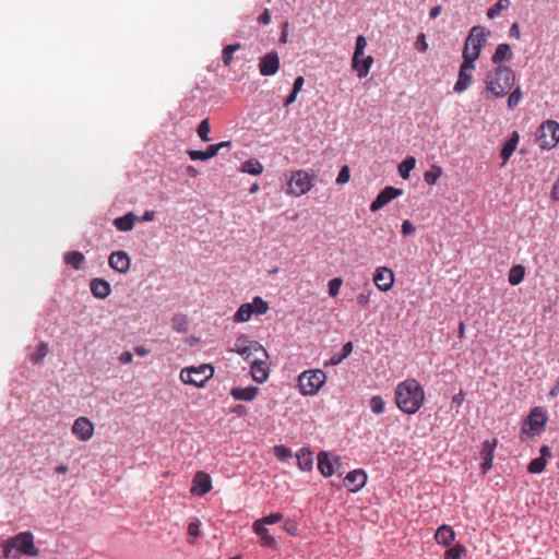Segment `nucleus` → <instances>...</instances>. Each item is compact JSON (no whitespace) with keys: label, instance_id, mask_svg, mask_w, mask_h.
Listing matches in <instances>:
<instances>
[{"label":"nucleus","instance_id":"nucleus-33","mask_svg":"<svg viewBox=\"0 0 559 559\" xmlns=\"http://www.w3.org/2000/svg\"><path fill=\"white\" fill-rule=\"evenodd\" d=\"M187 153L191 160H207L216 156L212 144L205 151L189 150Z\"/></svg>","mask_w":559,"mask_h":559},{"label":"nucleus","instance_id":"nucleus-39","mask_svg":"<svg viewBox=\"0 0 559 559\" xmlns=\"http://www.w3.org/2000/svg\"><path fill=\"white\" fill-rule=\"evenodd\" d=\"M240 48H241V44H239V43L227 45L226 47H224L223 53H222V59H223L224 66L229 67L231 64L234 52L239 50Z\"/></svg>","mask_w":559,"mask_h":559},{"label":"nucleus","instance_id":"nucleus-46","mask_svg":"<svg viewBox=\"0 0 559 559\" xmlns=\"http://www.w3.org/2000/svg\"><path fill=\"white\" fill-rule=\"evenodd\" d=\"M465 552H466L465 546L461 545V544H456L455 546L449 548L445 551V557L449 559H461Z\"/></svg>","mask_w":559,"mask_h":559},{"label":"nucleus","instance_id":"nucleus-22","mask_svg":"<svg viewBox=\"0 0 559 559\" xmlns=\"http://www.w3.org/2000/svg\"><path fill=\"white\" fill-rule=\"evenodd\" d=\"M497 444H498V440L497 439L486 440L483 443V449H481V457H483L481 468H483L484 473L489 471L491 468V466H492L493 451H495Z\"/></svg>","mask_w":559,"mask_h":559},{"label":"nucleus","instance_id":"nucleus-58","mask_svg":"<svg viewBox=\"0 0 559 559\" xmlns=\"http://www.w3.org/2000/svg\"><path fill=\"white\" fill-rule=\"evenodd\" d=\"M305 79L304 76H297L294 81L293 91L295 93H299L304 86Z\"/></svg>","mask_w":559,"mask_h":559},{"label":"nucleus","instance_id":"nucleus-24","mask_svg":"<svg viewBox=\"0 0 559 559\" xmlns=\"http://www.w3.org/2000/svg\"><path fill=\"white\" fill-rule=\"evenodd\" d=\"M259 393V389L257 386H246V388H233L230 390V395L236 400V401H245V402H250V401H253L255 399V396L258 395Z\"/></svg>","mask_w":559,"mask_h":559},{"label":"nucleus","instance_id":"nucleus-62","mask_svg":"<svg viewBox=\"0 0 559 559\" xmlns=\"http://www.w3.org/2000/svg\"><path fill=\"white\" fill-rule=\"evenodd\" d=\"M297 95L298 93H295L294 91L290 92V94L286 97L285 102H284V106H289L292 105L296 98H297Z\"/></svg>","mask_w":559,"mask_h":559},{"label":"nucleus","instance_id":"nucleus-16","mask_svg":"<svg viewBox=\"0 0 559 559\" xmlns=\"http://www.w3.org/2000/svg\"><path fill=\"white\" fill-rule=\"evenodd\" d=\"M280 69V57L276 51H270L260 58L259 71L263 76H271Z\"/></svg>","mask_w":559,"mask_h":559},{"label":"nucleus","instance_id":"nucleus-4","mask_svg":"<svg viewBox=\"0 0 559 559\" xmlns=\"http://www.w3.org/2000/svg\"><path fill=\"white\" fill-rule=\"evenodd\" d=\"M489 35L490 32L486 31V28L483 26L472 27L463 48V59L475 62L479 58L481 49Z\"/></svg>","mask_w":559,"mask_h":559},{"label":"nucleus","instance_id":"nucleus-63","mask_svg":"<svg viewBox=\"0 0 559 559\" xmlns=\"http://www.w3.org/2000/svg\"><path fill=\"white\" fill-rule=\"evenodd\" d=\"M463 401H464V395L462 392L455 394L452 399V403L455 404L456 406H461Z\"/></svg>","mask_w":559,"mask_h":559},{"label":"nucleus","instance_id":"nucleus-44","mask_svg":"<svg viewBox=\"0 0 559 559\" xmlns=\"http://www.w3.org/2000/svg\"><path fill=\"white\" fill-rule=\"evenodd\" d=\"M509 4H510L509 0H499L493 7L488 9L487 16L489 19H495L497 15L500 14V12L502 10L508 9Z\"/></svg>","mask_w":559,"mask_h":559},{"label":"nucleus","instance_id":"nucleus-10","mask_svg":"<svg viewBox=\"0 0 559 559\" xmlns=\"http://www.w3.org/2000/svg\"><path fill=\"white\" fill-rule=\"evenodd\" d=\"M229 352L237 353L250 362L257 356L269 357L266 349L258 341H248L245 336L238 337L235 346Z\"/></svg>","mask_w":559,"mask_h":559},{"label":"nucleus","instance_id":"nucleus-12","mask_svg":"<svg viewBox=\"0 0 559 559\" xmlns=\"http://www.w3.org/2000/svg\"><path fill=\"white\" fill-rule=\"evenodd\" d=\"M559 142V123L547 120L539 127L538 143L542 148L550 150Z\"/></svg>","mask_w":559,"mask_h":559},{"label":"nucleus","instance_id":"nucleus-31","mask_svg":"<svg viewBox=\"0 0 559 559\" xmlns=\"http://www.w3.org/2000/svg\"><path fill=\"white\" fill-rule=\"evenodd\" d=\"M135 219L136 216L130 212L123 216L115 218L114 225L120 231H129L133 229Z\"/></svg>","mask_w":559,"mask_h":559},{"label":"nucleus","instance_id":"nucleus-42","mask_svg":"<svg viewBox=\"0 0 559 559\" xmlns=\"http://www.w3.org/2000/svg\"><path fill=\"white\" fill-rule=\"evenodd\" d=\"M211 131V126L209 119H203L198 126L197 133L203 142H210L211 139L209 133Z\"/></svg>","mask_w":559,"mask_h":559},{"label":"nucleus","instance_id":"nucleus-8","mask_svg":"<svg viewBox=\"0 0 559 559\" xmlns=\"http://www.w3.org/2000/svg\"><path fill=\"white\" fill-rule=\"evenodd\" d=\"M270 309L269 302L257 296L251 302L242 304L234 314V322H248L252 316H263Z\"/></svg>","mask_w":559,"mask_h":559},{"label":"nucleus","instance_id":"nucleus-28","mask_svg":"<svg viewBox=\"0 0 559 559\" xmlns=\"http://www.w3.org/2000/svg\"><path fill=\"white\" fill-rule=\"evenodd\" d=\"M296 459H297L298 467L301 471L309 472L312 469L313 455L309 449H306V448L300 449L296 454Z\"/></svg>","mask_w":559,"mask_h":559},{"label":"nucleus","instance_id":"nucleus-18","mask_svg":"<svg viewBox=\"0 0 559 559\" xmlns=\"http://www.w3.org/2000/svg\"><path fill=\"white\" fill-rule=\"evenodd\" d=\"M373 282L378 289L388 292L394 284V273L389 267L379 266L373 274Z\"/></svg>","mask_w":559,"mask_h":559},{"label":"nucleus","instance_id":"nucleus-51","mask_svg":"<svg viewBox=\"0 0 559 559\" xmlns=\"http://www.w3.org/2000/svg\"><path fill=\"white\" fill-rule=\"evenodd\" d=\"M350 174L348 166H343L337 175L336 183L344 185L349 181Z\"/></svg>","mask_w":559,"mask_h":559},{"label":"nucleus","instance_id":"nucleus-17","mask_svg":"<svg viewBox=\"0 0 559 559\" xmlns=\"http://www.w3.org/2000/svg\"><path fill=\"white\" fill-rule=\"evenodd\" d=\"M267 358L269 357L257 356L251 360L250 372L252 379L258 383H263L269 378L270 370L266 362Z\"/></svg>","mask_w":559,"mask_h":559},{"label":"nucleus","instance_id":"nucleus-2","mask_svg":"<svg viewBox=\"0 0 559 559\" xmlns=\"http://www.w3.org/2000/svg\"><path fill=\"white\" fill-rule=\"evenodd\" d=\"M516 76L507 66H498L485 80V88L493 98L504 97L514 86Z\"/></svg>","mask_w":559,"mask_h":559},{"label":"nucleus","instance_id":"nucleus-23","mask_svg":"<svg viewBox=\"0 0 559 559\" xmlns=\"http://www.w3.org/2000/svg\"><path fill=\"white\" fill-rule=\"evenodd\" d=\"M90 288L95 298L105 299L111 293L110 284L103 278H93Z\"/></svg>","mask_w":559,"mask_h":559},{"label":"nucleus","instance_id":"nucleus-56","mask_svg":"<svg viewBox=\"0 0 559 559\" xmlns=\"http://www.w3.org/2000/svg\"><path fill=\"white\" fill-rule=\"evenodd\" d=\"M132 360H133V355L129 350H126V352L121 353L120 356H119V361L121 364H123V365L131 364Z\"/></svg>","mask_w":559,"mask_h":559},{"label":"nucleus","instance_id":"nucleus-11","mask_svg":"<svg viewBox=\"0 0 559 559\" xmlns=\"http://www.w3.org/2000/svg\"><path fill=\"white\" fill-rule=\"evenodd\" d=\"M547 423L546 413L542 407L532 408L530 415L524 420L522 429H521V438L523 439L524 435L537 436L539 435Z\"/></svg>","mask_w":559,"mask_h":559},{"label":"nucleus","instance_id":"nucleus-7","mask_svg":"<svg viewBox=\"0 0 559 559\" xmlns=\"http://www.w3.org/2000/svg\"><path fill=\"white\" fill-rule=\"evenodd\" d=\"M326 381V374L323 370H306L298 378L299 391L302 395H314L319 392Z\"/></svg>","mask_w":559,"mask_h":559},{"label":"nucleus","instance_id":"nucleus-38","mask_svg":"<svg viewBox=\"0 0 559 559\" xmlns=\"http://www.w3.org/2000/svg\"><path fill=\"white\" fill-rule=\"evenodd\" d=\"M442 175V168L438 165H432L429 170L424 174V180L428 185H435Z\"/></svg>","mask_w":559,"mask_h":559},{"label":"nucleus","instance_id":"nucleus-52","mask_svg":"<svg viewBox=\"0 0 559 559\" xmlns=\"http://www.w3.org/2000/svg\"><path fill=\"white\" fill-rule=\"evenodd\" d=\"M415 47L420 52H426L428 50V43L426 40V35L420 33L415 41Z\"/></svg>","mask_w":559,"mask_h":559},{"label":"nucleus","instance_id":"nucleus-37","mask_svg":"<svg viewBox=\"0 0 559 559\" xmlns=\"http://www.w3.org/2000/svg\"><path fill=\"white\" fill-rule=\"evenodd\" d=\"M48 352V344L45 342H40L37 346L36 352L29 355V360L34 365H37L47 356Z\"/></svg>","mask_w":559,"mask_h":559},{"label":"nucleus","instance_id":"nucleus-26","mask_svg":"<svg viewBox=\"0 0 559 559\" xmlns=\"http://www.w3.org/2000/svg\"><path fill=\"white\" fill-rule=\"evenodd\" d=\"M252 528L253 532L260 537L262 546L270 548H274L276 546L275 538L269 533V530L264 525L254 521Z\"/></svg>","mask_w":559,"mask_h":559},{"label":"nucleus","instance_id":"nucleus-48","mask_svg":"<svg viewBox=\"0 0 559 559\" xmlns=\"http://www.w3.org/2000/svg\"><path fill=\"white\" fill-rule=\"evenodd\" d=\"M342 284H343V280L341 277H334V278L330 280L328 283L329 295L331 297H336L340 294Z\"/></svg>","mask_w":559,"mask_h":559},{"label":"nucleus","instance_id":"nucleus-45","mask_svg":"<svg viewBox=\"0 0 559 559\" xmlns=\"http://www.w3.org/2000/svg\"><path fill=\"white\" fill-rule=\"evenodd\" d=\"M385 402L380 395L372 396L370 400L371 412L380 415L384 412Z\"/></svg>","mask_w":559,"mask_h":559},{"label":"nucleus","instance_id":"nucleus-25","mask_svg":"<svg viewBox=\"0 0 559 559\" xmlns=\"http://www.w3.org/2000/svg\"><path fill=\"white\" fill-rule=\"evenodd\" d=\"M454 539L455 532L450 525L447 524L441 525L435 534V540L437 544L442 546H450Z\"/></svg>","mask_w":559,"mask_h":559},{"label":"nucleus","instance_id":"nucleus-3","mask_svg":"<svg viewBox=\"0 0 559 559\" xmlns=\"http://www.w3.org/2000/svg\"><path fill=\"white\" fill-rule=\"evenodd\" d=\"M3 558H20L21 556L37 557L39 549L35 546L32 532H21L8 538L2 544Z\"/></svg>","mask_w":559,"mask_h":559},{"label":"nucleus","instance_id":"nucleus-59","mask_svg":"<svg viewBox=\"0 0 559 559\" xmlns=\"http://www.w3.org/2000/svg\"><path fill=\"white\" fill-rule=\"evenodd\" d=\"M353 352V343L352 342H347L344 344L343 346V349H342V356L344 357V359L346 357H348Z\"/></svg>","mask_w":559,"mask_h":559},{"label":"nucleus","instance_id":"nucleus-57","mask_svg":"<svg viewBox=\"0 0 559 559\" xmlns=\"http://www.w3.org/2000/svg\"><path fill=\"white\" fill-rule=\"evenodd\" d=\"M258 22L262 25H267L271 23V13L269 9H264L263 13L258 17Z\"/></svg>","mask_w":559,"mask_h":559},{"label":"nucleus","instance_id":"nucleus-1","mask_svg":"<svg viewBox=\"0 0 559 559\" xmlns=\"http://www.w3.org/2000/svg\"><path fill=\"white\" fill-rule=\"evenodd\" d=\"M425 391L416 379H406L395 388L396 406L405 414H415L424 404Z\"/></svg>","mask_w":559,"mask_h":559},{"label":"nucleus","instance_id":"nucleus-55","mask_svg":"<svg viewBox=\"0 0 559 559\" xmlns=\"http://www.w3.org/2000/svg\"><path fill=\"white\" fill-rule=\"evenodd\" d=\"M284 530L290 535H296L298 527L294 521L287 520L284 523Z\"/></svg>","mask_w":559,"mask_h":559},{"label":"nucleus","instance_id":"nucleus-60","mask_svg":"<svg viewBox=\"0 0 559 559\" xmlns=\"http://www.w3.org/2000/svg\"><path fill=\"white\" fill-rule=\"evenodd\" d=\"M213 148L215 150V153L217 154L219 152V150L224 148V147H231V142L230 141H223V142H219V143H216V144H212Z\"/></svg>","mask_w":559,"mask_h":559},{"label":"nucleus","instance_id":"nucleus-54","mask_svg":"<svg viewBox=\"0 0 559 559\" xmlns=\"http://www.w3.org/2000/svg\"><path fill=\"white\" fill-rule=\"evenodd\" d=\"M188 534L192 537H198L200 535V522L193 521L188 526Z\"/></svg>","mask_w":559,"mask_h":559},{"label":"nucleus","instance_id":"nucleus-29","mask_svg":"<svg viewBox=\"0 0 559 559\" xmlns=\"http://www.w3.org/2000/svg\"><path fill=\"white\" fill-rule=\"evenodd\" d=\"M318 469L324 477H330L334 474L333 462L325 451H320L318 454Z\"/></svg>","mask_w":559,"mask_h":559},{"label":"nucleus","instance_id":"nucleus-50","mask_svg":"<svg viewBox=\"0 0 559 559\" xmlns=\"http://www.w3.org/2000/svg\"><path fill=\"white\" fill-rule=\"evenodd\" d=\"M372 290L370 288L362 290L357 296V304L360 307H367L370 304Z\"/></svg>","mask_w":559,"mask_h":559},{"label":"nucleus","instance_id":"nucleus-32","mask_svg":"<svg viewBox=\"0 0 559 559\" xmlns=\"http://www.w3.org/2000/svg\"><path fill=\"white\" fill-rule=\"evenodd\" d=\"M64 262L75 270H80L85 261V257L80 251H69L64 254Z\"/></svg>","mask_w":559,"mask_h":559},{"label":"nucleus","instance_id":"nucleus-6","mask_svg":"<svg viewBox=\"0 0 559 559\" xmlns=\"http://www.w3.org/2000/svg\"><path fill=\"white\" fill-rule=\"evenodd\" d=\"M214 376V368L209 364L198 367H186L180 371V380L185 384L202 388Z\"/></svg>","mask_w":559,"mask_h":559},{"label":"nucleus","instance_id":"nucleus-19","mask_svg":"<svg viewBox=\"0 0 559 559\" xmlns=\"http://www.w3.org/2000/svg\"><path fill=\"white\" fill-rule=\"evenodd\" d=\"M211 489L212 480L210 475L202 471L197 472L192 480L190 492L198 496H204L210 492Z\"/></svg>","mask_w":559,"mask_h":559},{"label":"nucleus","instance_id":"nucleus-5","mask_svg":"<svg viewBox=\"0 0 559 559\" xmlns=\"http://www.w3.org/2000/svg\"><path fill=\"white\" fill-rule=\"evenodd\" d=\"M314 175L304 169L293 171L287 180L286 193L293 197L308 193L314 185Z\"/></svg>","mask_w":559,"mask_h":559},{"label":"nucleus","instance_id":"nucleus-61","mask_svg":"<svg viewBox=\"0 0 559 559\" xmlns=\"http://www.w3.org/2000/svg\"><path fill=\"white\" fill-rule=\"evenodd\" d=\"M231 412L238 416H245L247 414V408L246 406L238 404L231 408Z\"/></svg>","mask_w":559,"mask_h":559},{"label":"nucleus","instance_id":"nucleus-9","mask_svg":"<svg viewBox=\"0 0 559 559\" xmlns=\"http://www.w3.org/2000/svg\"><path fill=\"white\" fill-rule=\"evenodd\" d=\"M366 47L367 40L365 36L359 35L356 38V46L352 58V68L357 72V76L359 79L366 78L373 64L372 56H367L362 61H360V57H364L365 55Z\"/></svg>","mask_w":559,"mask_h":559},{"label":"nucleus","instance_id":"nucleus-20","mask_svg":"<svg viewBox=\"0 0 559 559\" xmlns=\"http://www.w3.org/2000/svg\"><path fill=\"white\" fill-rule=\"evenodd\" d=\"M130 257L126 251H114L108 259L109 266L119 272V273H127L130 269Z\"/></svg>","mask_w":559,"mask_h":559},{"label":"nucleus","instance_id":"nucleus-41","mask_svg":"<svg viewBox=\"0 0 559 559\" xmlns=\"http://www.w3.org/2000/svg\"><path fill=\"white\" fill-rule=\"evenodd\" d=\"M521 100H522V90H521V85L518 84L515 86V88L509 94L508 107L510 109H513L520 104Z\"/></svg>","mask_w":559,"mask_h":559},{"label":"nucleus","instance_id":"nucleus-53","mask_svg":"<svg viewBox=\"0 0 559 559\" xmlns=\"http://www.w3.org/2000/svg\"><path fill=\"white\" fill-rule=\"evenodd\" d=\"M401 231L404 236H411L412 234L415 233V226L413 225V223L408 219H405L403 223H402V226H401Z\"/></svg>","mask_w":559,"mask_h":559},{"label":"nucleus","instance_id":"nucleus-14","mask_svg":"<svg viewBox=\"0 0 559 559\" xmlns=\"http://www.w3.org/2000/svg\"><path fill=\"white\" fill-rule=\"evenodd\" d=\"M403 194V190L394 187H385L377 198L370 204V211L372 213L378 212L382 207H384L388 203H390L395 198Z\"/></svg>","mask_w":559,"mask_h":559},{"label":"nucleus","instance_id":"nucleus-13","mask_svg":"<svg viewBox=\"0 0 559 559\" xmlns=\"http://www.w3.org/2000/svg\"><path fill=\"white\" fill-rule=\"evenodd\" d=\"M474 70L475 62L463 59V62L460 66L457 80L453 87L455 93H463L469 88L473 83Z\"/></svg>","mask_w":559,"mask_h":559},{"label":"nucleus","instance_id":"nucleus-43","mask_svg":"<svg viewBox=\"0 0 559 559\" xmlns=\"http://www.w3.org/2000/svg\"><path fill=\"white\" fill-rule=\"evenodd\" d=\"M546 467V460L544 457H536L532 460L527 466V471L532 474H539Z\"/></svg>","mask_w":559,"mask_h":559},{"label":"nucleus","instance_id":"nucleus-47","mask_svg":"<svg viewBox=\"0 0 559 559\" xmlns=\"http://www.w3.org/2000/svg\"><path fill=\"white\" fill-rule=\"evenodd\" d=\"M273 451L275 456L281 461L290 459L293 456V451L285 445H275Z\"/></svg>","mask_w":559,"mask_h":559},{"label":"nucleus","instance_id":"nucleus-21","mask_svg":"<svg viewBox=\"0 0 559 559\" xmlns=\"http://www.w3.org/2000/svg\"><path fill=\"white\" fill-rule=\"evenodd\" d=\"M367 481V474L362 469H355L349 472L345 479L344 484L352 492L359 491Z\"/></svg>","mask_w":559,"mask_h":559},{"label":"nucleus","instance_id":"nucleus-35","mask_svg":"<svg viewBox=\"0 0 559 559\" xmlns=\"http://www.w3.org/2000/svg\"><path fill=\"white\" fill-rule=\"evenodd\" d=\"M525 275V267L521 264L514 265L510 269L508 281L511 285H519Z\"/></svg>","mask_w":559,"mask_h":559},{"label":"nucleus","instance_id":"nucleus-30","mask_svg":"<svg viewBox=\"0 0 559 559\" xmlns=\"http://www.w3.org/2000/svg\"><path fill=\"white\" fill-rule=\"evenodd\" d=\"M512 57L513 52L511 46L509 44H499L496 48L495 53L491 57V61L500 66L502 61L511 60Z\"/></svg>","mask_w":559,"mask_h":559},{"label":"nucleus","instance_id":"nucleus-64","mask_svg":"<svg viewBox=\"0 0 559 559\" xmlns=\"http://www.w3.org/2000/svg\"><path fill=\"white\" fill-rule=\"evenodd\" d=\"M134 353L139 356H146L150 353V350L144 346H135Z\"/></svg>","mask_w":559,"mask_h":559},{"label":"nucleus","instance_id":"nucleus-49","mask_svg":"<svg viewBox=\"0 0 559 559\" xmlns=\"http://www.w3.org/2000/svg\"><path fill=\"white\" fill-rule=\"evenodd\" d=\"M282 519H283V514L280 512H276V513H271L266 516H263L262 519H259L255 522H259L260 524L265 526V525H272V524L278 523L280 521H282Z\"/></svg>","mask_w":559,"mask_h":559},{"label":"nucleus","instance_id":"nucleus-15","mask_svg":"<svg viewBox=\"0 0 559 559\" xmlns=\"http://www.w3.org/2000/svg\"><path fill=\"white\" fill-rule=\"evenodd\" d=\"M72 433L81 441H88L94 435V424L84 416L76 418L73 423Z\"/></svg>","mask_w":559,"mask_h":559},{"label":"nucleus","instance_id":"nucleus-40","mask_svg":"<svg viewBox=\"0 0 559 559\" xmlns=\"http://www.w3.org/2000/svg\"><path fill=\"white\" fill-rule=\"evenodd\" d=\"M173 329L179 333H185L188 330V319L185 314H176L173 320Z\"/></svg>","mask_w":559,"mask_h":559},{"label":"nucleus","instance_id":"nucleus-34","mask_svg":"<svg viewBox=\"0 0 559 559\" xmlns=\"http://www.w3.org/2000/svg\"><path fill=\"white\" fill-rule=\"evenodd\" d=\"M240 170L242 173L258 176V175L262 174L263 166L258 159L251 158V159H248L245 163H242Z\"/></svg>","mask_w":559,"mask_h":559},{"label":"nucleus","instance_id":"nucleus-27","mask_svg":"<svg viewBox=\"0 0 559 559\" xmlns=\"http://www.w3.org/2000/svg\"><path fill=\"white\" fill-rule=\"evenodd\" d=\"M519 140H520V135L516 131H514L512 133L511 138L504 143V145L500 152V156L502 158V166H504L507 164L509 158L514 153V151L519 144Z\"/></svg>","mask_w":559,"mask_h":559},{"label":"nucleus","instance_id":"nucleus-36","mask_svg":"<svg viewBox=\"0 0 559 559\" xmlns=\"http://www.w3.org/2000/svg\"><path fill=\"white\" fill-rule=\"evenodd\" d=\"M416 159L414 156H407L399 166L400 176L408 179L411 171L415 168Z\"/></svg>","mask_w":559,"mask_h":559}]
</instances>
